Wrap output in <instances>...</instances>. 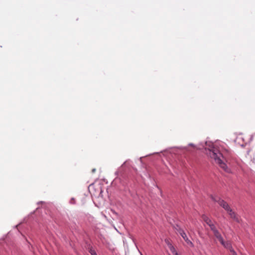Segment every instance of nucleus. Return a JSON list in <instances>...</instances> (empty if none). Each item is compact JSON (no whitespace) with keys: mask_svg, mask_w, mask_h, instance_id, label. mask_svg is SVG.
<instances>
[{"mask_svg":"<svg viewBox=\"0 0 255 255\" xmlns=\"http://www.w3.org/2000/svg\"><path fill=\"white\" fill-rule=\"evenodd\" d=\"M230 252L232 253V255H237V253H236V252L234 250V249H233L232 247H231V248H230V249H229Z\"/></svg>","mask_w":255,"mask_h":255,"instance_id":"f8f14e48","label":"nucleus"},{"mask_svg":"<svg viewBox=\"0 0 255 255\" xmlns=\"http://www.w3.org/2000/svg\"><path fill=\"white\" fill-rule=\"evenodd\" d=\"M214 236L216 237V238L219 240V241L220 242L221 244L223 243V238L222 237L221 234L219 233V232L217 230L216 231L214 232Z\"/></svg>","mask_w":255,"mask_h":255,"instance_id":"39448f33","label":"nucleus"},{"mask_svg":"<svg viewBox=\"0 0 255 255\" xmlns=\"http://www.w3.org/2000/svg\"><path fill=\"white\" fill-rule=\"evenodd\" d=\"M127 161H125V162L122 164V166H124V165L126 164V163Z\"/></svg>","mask_w":255,"mask_h":255,"instance_id":"dca6fc26","label":"nucleus"},{"mask_svg":"<svg viewBox=\"0 0 255 255\" xmlns=\"http://www.w3.org/2000/svg\"><path fill=\"white\" fill-rule=\"evenodd\" d=\"M89 252L91 255H97L96 251L92 247L89 248Z\"/></svg>","mask_w":255,"mask_h":255,"instance_id":"6e6552de","label":"nucleus"},{"mask_svg":"<svg viewBox=\"0 0 255 255\" xmlns=\"http://www.w3.org/2000/svg\"><path fill=\"white\" fill-rule=\"evenodd\" d=\"M181 237L184 239L186 243L191 247H194L193 243L188 238L185 233H182Z\"/></svg>","mask_w":255,"mask_h":255,"instance_id":"20e7f679","label":"nucleus"},{"mask_svg":"<svg viewBox=\"0 0 255 255\" xmlns=\"http://www.w3.org/2000/svg\"><path fill=\"white\" fill-rule=\"evenodd\" d=\"M189 145L190 146H194V144L193 143H190Z\"/></svg>","mask_w":255,"mask_h":255,"instance_id":"f3484780","label":"nucleus"},{"mask_svg":"<svg viewBox=\"0 0 255 255\" xmlns=\"http://www.w3.org/2000/svg\"><path fill=\"white\" fill-rule=\"evenodd\" d=\"M173 255H179L177 252L176 253H174Z\"/></svg>","mask_w":255,"mask_h":255,"instance_id":"2eb2a0df","label":"nucleus"},{"mask_svg":"<svg viewBox=\"0 0 255 255\" xmlns=\"http://www.w3.org/2000/svg\"><path fill=\"white\" fill-rule=\"evenodd\" d=\"M212 199L215 202H217L220 206H221L223 208H224L227 212L230 210L231 209V207L229 205V204L227 203V202H226L225 200L221 199L220 198H215L214 197H212Z\"/></svg>","mask_w":255,"mask_h":255,"instance_id":"f03ea898","label":"nucleus"},{"mask_svg":"<svg viewBox=\"0 0 255 255\" xmlns=\"http://www.w3.org/2000/svg\"><path fill=\"white\" fill-rule=\"evenodd\" d=\"M206 151L207 154L210 158L213 159L215 162L218 164L223 170L226 172H230V169L228 168L226 163L223 160L224 156L218 149L213 147L211 149H206Z\"/></svg>","mask_w":255,"mask_h":255,"instance_id":"f257e3e1","label":"nucleus"},{"mask_svg":"<svg viewBox=\"0 0 255 255\" xmlns=\"http://www.w3.org/2000/svg\"><path fill=\"white\" fill-rule=\"evenodd\" d=\"M202 218L208 226L212 223L211 220L205 214L202 216Z\"/></svg>","mask_w":255,"mask_h":255,"instance_id":"423d86ee","label":"nucleus"},{"mask_svg":"<svg viewBox=\"0 0 255 255\" xmlns=\"http://www.w3.org/2000/svg\"><path fill=\"white\" fill-rule=\"evenodd\" d=\"M168 246H169V248L170 249V251L173 253H175L176 252V251L175 249V248L171 245V244H169L168 245Z\"/></svg>","mask_w":255,"mask_h":255,"instance_id":"9d476101","label":"nucleus"},{"mask_svg":"<svg viewBox=\"0 0 255 255\" xmlns=\"http://www.w3.org/2000/svg\"><path fill=\"white\" fill-rule=\"evenodd\" d=\"M227 212L229 213L230 217L232 219H233L235 221L238 223L240 222L239 218L237 217L236 213L234 212L232 209H230V210L228 211Z\"/></svg>","mask_w":255,"mask_h":255,"instance_id":"7ed1b4c3","label":"nucleus"},{"mask_svg":"<svg viewBox=\"0 0 255 255\" xmlns=\"http://www.w3.org/2000/svg\"><path fill=\"white\" fill-rule=\"evenodd\" d=\"M230 252L232 253V255H237V253H236V252L234 250V249H233L232 247H231V248H230V249H229Z\"/></svg>","mask_w":255,"mask_h":255,"instance_id":"9b49d317","label":"nucleus"},{"mask_svg":"<svg viewBox=\"0 0 255 255\" xmlns=\"http://www.w3.org/2000/svg\"><path fill=\"white\" fill-rule=\"evenodd\" d=\"M221 244L225 248L228 249H230V248H231V247H232V245L230 242H225L224 240H223V243Z\"/></svg>","mask_w":255,"mask_h":255,"instance_id":"0eeeda50","label":"nucleus"},{"mask_svg":"<svg viewBox=\"0 0 255 255\" xmlns=\"http://www.w3.org/2000/svg\"><path fill=\"white\" fill-rule=\"evenodd\" d=\"M209 226L210 227V229L213 233L218 230L213 223L209 225Z\"/></svg>","mask_w":255,"mask_h":255,"instance_id":"1a4fd4ad","label":"nucleus"},{"mask_svg":"<svg viewBox=\"0 0 255 255\" xmlns=\"http://www.w3.org/2000/svg\"><path fill=\"white\" fill-rule=\"evenodd\" d=\"M96 168H93L92 170V173H94L96 171Z\"/></svg>","mask_w":255,"mask_h":255,"instance_id":"4468645a","label":"nucleus"},{"mask_svg":"<svg viewBox=\"0 0 255 255\" xmlns=\"http://www.w3.org/2000/svg\"><path fill=\"white\" fill-rule=\"evenodd\" d=\"M178 232L180 234L181 236L182 235V233H185L184 231L181 228H179V229H177Z\"/></svg>","mask_w":255,"mask_h":255,"instance_id":"ddd939ff","label":"nucleus"}]
</instances>
